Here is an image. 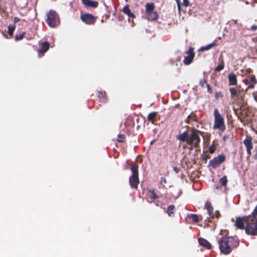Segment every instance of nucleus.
I'll return each instance as SVG.
<instances>
[{
  "label": "nucleus",
  "instance_id": "1",
  "mask_svg": "<svg viewBox=\"0 0 257 257\" xmlns=\"http://www.w3.org/2000/svg\"><path fill=\"white\" fill-rule=\"evenodd\" d=\"M239 243L237 236H222L218 240V244L221 253L227 255L233 249L237 247Z\"/></svg>",
  "mask_w": 257,
  "mask_h": 257
},
{
  "label": "nucleus",
  "instance_id": "2",
  "mask_svg": "<svg viewBox=\"0 0 257 257\" xmlns=\"http://www.w3.org/2000/svg\"><path fill=\"white\" fill-rule=\"evenodd\" d=\"M199 134H202V132L196 129L195 126H193L191 130V133L187 143L191 149L199 147L201 141Z\"/></svg>",
  "mask_w": 257,
  "mask_h": 257
},
{
  "label": "nucleus",
  "instance_id": "3",
  "mask_svg": "<svg viewBox=\"0 0 257 257\" xmlns=\"http://www.w3.org/2000/svg\"><path fill=\"white\" fill-rule=\"evenodd\" d=\"M131 170L132 175L129 178L130 185L133 189H137L138 185L140 183L139 178V165L137 163L131 165Z\"/></svg>",
  "mask_w": 257,
  "mask_h": 257
},
{
  "label": "nucleus",
  "instance_id": "4",
  "mask_svg": "<svg viewBox=\"0 0 257 257\" xmlns=\"http://www.w3.org/2000/svg\"><path fill=\"white\" fill-rule=\"evenodd\" d=\"M214 124L213 126L214 129H217L221 132H223L225 130V125L223 117L220 114L217 109L214 110Z\"/></svg>",
  "mask_w": 257,
  "mask_h": 257
},
{
  "label": "nucleus",
  "instance_id": "5",
  "mask_svg": "<svg viewBox=\"0 0 257 257\" xmlns=\"http://www.w3.org/2000/svg\"><path fill=\"white\" fill-rule=\"evenodd\" d=\"M245 232L249 235L257 236V219L251 217L245 225Z\"/></svg>",
  "mask_w": 257,
  "mask_h": 257
},
{
  "label": "nucleus",
  "instance_id": "6",
  "mask_svg": "<svg viewBox=\"0 0 257 257\" xmlns=\"http://www.w3.org/2000/svg\"><path fill=\"white\" fill-rule=\"evenodd\" d=\"M46 22L48 25L51 28L57 27L60 23L58 14L54 11L50 10L47 14Z\"/></svg>",
  "mask_w": 257,
  "mask_h": 257
},
{
  "label": "nucleus",
  "instance_id": "7",
  "mask_svg": "<svg viewBox=\"0 0 257 257\" xmlns=\"http://www.w3.org/2000/svg\"><path fill=\"white\" fill-rule=\"evenodd\" d=\"M226 160L225 155L222 154L214 157L209 162V165L213 168H216L218 165L223 163Z\"/></svg>",
  "mask_w": 257,
  "mask_h": 257
},
{
  "label": "nucleus",
  "instance_id": "8",
  "mask_svg": "<svg viewBox=\"0 0 257 257\" xmlns=\"http://www.w3.org/2000/svg\"><path fill=\"white\" fill-rule=\"evenodd\" d=\"M96 17L90 14L84 13L80 15L81 20L87 25H93L96 21Z\"/></svg>",
  "mask_w": 257,
  "mask_h": 257
},
{
  "label": "nucleus",
  "instance_id": "9",
  "mask_svg": "<svg viewBox=\"0 0 257 257\" xmlns=\"http://www.w3.org/2000/svg\"><path fill=\"white\" fill-rule=\"evenodd\" d=\"M186 54L187 56L184 57L183 63L185 65L190 64L195 57V54L194 52V48L193 47H189L188 50L186 51Z\"/></svg>",
  "mask_w": 257,
  "mask_h": 257
},
{
  "label": "nucleus",
  "instance_id": "10",
  "mask_svg": "<svg viewBox=\"0 0 257 257\" xmlns=\"http://www.w3.org/2000/svg\"><path fill=\"white\" fill-rule=\"evenodd\" d=\"M249 219L248 216L236 217L235 225L239 229L245 230V226H244V223H246V224L247 221L249 220Z\"/></svg>",
  "mask_w": 257,
  "mask_h": 257
},
{
  "label": "nucleus",
  "instance_id": "11",
  "mask_svg": "<svg viewBox=\"0 0 257 257\" xmlns=\"http://www.w3.org/2000/svg\"><path fill=\"white\" fill-rule=\"evenodd\" d=\"M185 122L187 123L192 124L193 126H194L195 127L198 128L199 127V121L197 118V115L193 112H191V113L188 116Z\"/></svg>",
  "mask_w": 257,
  "mask_h": 257
},
{
  "label": "nucleus",
  "instance_id": "12",
  "mask_svg": "<svg viewBox=\"0 0 257 257\" xmlns=\"http://www.w3.org/2000/svg\"><path fill=\"white\" fill-rule=\"evenodd\" d=\"M252 140V138L251 136H246L243 142V144L246 147L247 154L249 157L251 155V150L253 148Z\"/></svg>",
  "mask_w": 257,
  "mask_h": 257
},
{
  "label": "nucleus",
  "instance_id": "13",
  "mask_svg": "<svg viewBox=\"0 0 257 257\" xmlns=\"http://www.w3.org/2000/svg\"><path fill=\"white\" fill-rule=\"evenodd\" d=\"M243 82L248 86V88H253L257 83V80L254 75H251L245 79Z\"/></svg>",
  "mask_w": 257,
  "mask_h": 257
},
{
  "label": "nucleus",
  "instance_id": "14",
  "mask_svg": "<svg viewBox=\"0 0 257 257\" xmlns=\"http://www.w3.org/2000/svg\"><path fill=\"white\" fill-rule=\"evenodd\" d=\"M199 244L207 249H211L212 248L210 243L206 239L199 237L198 239Z\"/></svg>",
  "mask_w": 257,
  "mask_h": 257
},
{
  "label": "nucleus",
  "instance_id": "15",
  "mask_svg": "<svg viewBox=\"0 0 257 257\" xmlns=\"http://www.w3.org/2000/svg\"><path fill=\"white\" fill-rule=\"evenodd\" d=\"M41 49L38 50L39 55H44V54L48 51L49 48L50 44L48 42H44L41 44Z\"/></svg>",
  "mask_w": 257,
  "mask_h": 257
},
{
  "label": "nucleus",
  "instance_id": "16",
  "mask_svg": "<svg viewBox=\"0 0 257 257\" xmlns=\"http://www.w3.org/2000/svg\"><path fill=\"white\" fill-rule=\"evenodd\" d=\"M189 135L187 132H184L182 134L177 136V139L181 142L188 143Z\"/></svg>",
  "mask_w": 257,
  "mask_h": 257
},
{
  "label": "nucleus",
  "instance_id": "17",
  "mask_svg": "<svg viewBox=\"0 0 257 257\" xmlns=\"http://www.w3.org/2000/svg\"><path fill=\"white\" fill-rule=\"evenodd\" d=\"M82 3L87 7L95 8L97 7L98 3L96 1L90 0H82Z\"/></svg>",
  "mask_w": 257,
  "mask_h": 257
},
{
  "label": "nucleus",
  "instance_id": "18",
  "mask_svg": "<svg viewBox=\"0 0 257 257\" xmlns=\"http://www.w3.org/2000/svg\"><path fill=\"white\" fill-rule=\"evenodd\" d=\"M228 78L229 85H236L237 84V78L234 73H229L228 75Z\"/></svg>",
  "mask_w": 257,
  "mask_h": 257
},
{
  "label": "nucleus",
  "instance_id": "19",
  "mask_svg": "<svg viewBox=\"0 0 257 257\" xmlns=\"http://www.w3.org/2000/svg\"><path fill=\"white\" fill-rule=\"evenodd\" d=\"M97 97L99 98L101 102L105 103L107 102V95L105 91H100L97 93Z\"/></svg>",
  "mask_w": 257,
  "mask_h": 257
},
{
  "label": "nucleus",
  "instance_id": "20",
  "mask_svg": "<svg viewBox=\"0 0 257 257\" xmlns=\"http://www.w3.org/2000/svg\"><path fill=\"white\" fill-rule=\"evenodd\" d=\"M122 11L123 13L126 15L129 18H131L132 19L136 18L135 14L133 13L130 9L128 5H126L123 7Z\"/></svg>",
  "mask_w": 257,
  "mask_h": 257
},
{
  "label": "nucleus",
  "instance_id": "21",
  "mask_svg": "<svg viewBox=\"0 0 257 257\" xmlns=\"http://www.w3.org/2000/svg\"><path fill=\"white\" fill-rule=\"evenodd\" d=\"M205 207L207 210L209 216L214 218L213 208L210 202H206L205 204Z\"/></svg>",
  "mask_w": 257,
  "mask_h": 257
},
{
  "label": "nucleus",
  "instance_id": "22",
  "mask_svg": "<svg viewBox=\"0 0 257 257\" xmlns=\"http://www.w3.org/2000/svg\"><path fill=\"white\" fill-rule=\"evenodd\" d=\"M231 97L233 98L237 96L238 94L240 92V87H231L229 88Z\"/></svg>",
  "mask_w": 257,
  "mask_h": 257
},
{
  "label": "nucleus",
  "instance_id": "23",
  "mask_svg": "<svg viewBox=\"0 0 257 257\" xmlns=\"http://www.w3.org/2000/svg\"><path fill=\"white\" fill-rule=\"evenodd\" d=\"M217 45V41L215 40L212 43H211L205 46L201 47L199 49V51H204L206 50H208L211 49L212 48H213V47L216 46Z\"/></svg>",
  "mask_w": 257,
  "mask_h": 257
},
{
  "label": "nucleus",
  "instance_id": "24",
  "mask_svg": "<svg viewBox=\"0 0 257 257\" xmlns=\"http://www.w3.org/2000/svg\"><path fill=\"white\" fill-rule=\"evenodd\" d=\"M158 115V112L153 111L150 113L148 116V120L149 121L151 122L152 123H154L156 121V118Z\"/></svg>",
  "mask_w": 257,
  "mask_h": 257
},
{
  "label": "nucleus",
  "instance_id": "25",
  "mask_svg": "<svg viewBox=\"0 0 257 257\" xmlns=\"http://www.w3.org/2000/svg\"><path fill=\"white\" fill-rule=\"evenodd\" d=\"M148 191L149 192L148 195L152 201L159 198V196L155 192L154 190L149 189L148 190Z\"/></svg>",
  "mask_w": 257,
  "mask_h": 257
},
{
  "label": "nucleus",
  "instance_id": "26",
  "mask_svg": "<svg viewBox=\"0 0 257 257\" xmlns=\"http://www.w3.org/2000/svg\"><path fill=\"white\" fill-rule=\"evenodd\" d=\"M146 8L147 14H148L150 13L154 12L155 9L154 4L153 3H147L146 5Z\"/></svg>",
  "mask_w": 257,
  "mask_h": 257
},
{
  "label": "nucleus",
  "instance_id": "27",
  "mask_svg": "<svg viewBox=\"0 0 257 257\" xmlns=\"http://www.w3.org/2000/svg\"><path fill=\"white\" fill-rule=\"evenodd\" d=\"M147 15L148 16V19L150 20L155 21L157 20L159 18L158 14L157 12H152Z\"/></svg>",
  "mask_w": 257,
  "mask_h": 257
},
{
  "label": "nucleus",
  "instance_id": "28",
  "mask_svg": "<svg viewBox=\"0 0 257 257\" xmlns=\"http://www.w3.org/2000/svg\"><path fill=\"white\" fill-rule=\"evenodd\" d=\"M228 180L227 176L226 175L223 176L222 178L219 179V183L222 186L226 187L227 186Z\"/></svg>",
  "mask_w": 257,
  "mask_h": 257
},
{
  "label": "nucleus",
  "instance_id": "29",
  "mask_svg": "<svg viewBox=\"0 0 257 257\" xmlns=\"http://www.w3.org/2000/svg\"><path fill=\"white\" fill-rule=\"evenodd\" d=\"M175 207L173 205H170L167 208V214L169 216H171L172 214L174 213Z\"/></svg>",
  "mask_w": 257,
  "mask_h": 257
},
{
  "label": "nucleus",
  "instance_id": "30",
  "mask_svg": "<svg viewBox=\"0 0 257 257\" xmlns=\"http://www.w3.org/2000/svg\"><path fill=\"white\" fill-rule=\"evenodd\" d=\"M224 68V63L223 62V60L222 59L220 61V63L219 65H218L215 69V70L216 71H220L222 70H223Z\"/></svg>",
  "mask_w": 257,
  "mask_h": 257
},
{
  "label": "nucleus",
  "instance_id": "31",
  "mask_svg": "<svg viewBox=\"0 0 257 257\" xmlns=\"http://www.w3.org/2000/svg\"><path fill=\"white\" fill-rule=\"evenodd\" d=\"M15 25H10L8 26V33L10 36H12L13 35V32L15 29Z\"/></svg>",
  "mask_w": 257,
  "mask_h": 257
},
{
  "label": "nucleus",
  "instance_id": "32",
  "mask_svg": "<svg viewBox=\"0 0 257 257\" xmlns=\"http://www.w3.org/2000/svg\"><path fill=\"white\" fill-rule=\"evenodd\" d=\"M189 217L194 222L197 223L199 222L198 216L197 214H191Z\"/></svg>",
  "mask_w": 257,
  "mask_h": 257
},
{
  "label": "nucleus",
  "instance_id": "33",
  "mask_svg": "<svg viewBox=\"0 0 257 257\" xmlns=\"http://www.w3.org/2000/svg\"><path fill=\"white\" fill-rule=\"evenodd\" d=\"M125 137L124 135L119 134L117 136V141L118 142H124L125 141Z\"/></svg>",
  "mask_w": 257,
  "mask_h": 257
},
{
  "label": "nucleus",
  "instance_id": "34",
  "mask_svg": "<svg viewBox=\"0 0 257 257\" xmlns=\"http://www.w3.org/2000/svg\"><path fill=\"white\" fill-rule=\"evenodd\" d=\"M206 84H208L207 83V81L205 78L202 79L199 81V85L202 88H204L205 85L206 86Z\"/></svg>",
  "mask_w": 257,
  "mask_h": 257
},
{
  "label": "nucleus",
  "instance_id": "35",
  "mask_svg": "<svg viewBox=\"0 0 257 257\" xmlns=\"http://www.w3.org/2000/svg\"><path fill=\"white\" fill-rule=\"evenodd\" d=\"M216 146L213 144L211 145L209 147V151L210 153H211V154L214 153L215 152V151H216Z\"/></svg>",
  "mask_w": 257,
  "mask_h": 257
},
{
  "label": "nucleus",
  "instance_id": "36",
  "mask_svg": "<svg viewBox=\"0 0 257 257\" xmlns=\"http://www.w3.org/2000/svg\"><path fill=\"white\" fill-rule=\"evenodd\" d=\"M25 34V33H23L22 34H20L19 35H17L15 36V39L16 40H22Z\"/></svg>",
  "mask_w": 257,
  "mask_h": 257
},
{
  "label": "nucleus",
  "instance_id": "37",
  "mask_svg": "<svg viewBox=\"0 0 257 257\" xmlns=\"http://www.w3.org/2000/svg\"><path fill=\"white\" fill-rule=\"evenodd\" d=\"M222 97H223V94L221 92H217L215 93V99H217L219 97L222 98Z\"/></svg>",
  "mask_w": 257,
  "mask_h": 257
},
{
  "label": "nucleus",
  "instance_id": "38",
  "mask_svg": "<svg viewBox=\"0 0 257 257\" xmlns=\"http://www.w3.org/2000/svg\"><path fill=\"white\" fill-rule=\"evenodd\" d=\"M256 215H257V205L255 207L251 214L252 217H254V216L256 217Z\"/></svg>",
  "mask_w": 257,
  "mask_h": 257
},
{
  "label": "nucleus",
  "instance_id": "39",
  "mask_svg": "<svg viewBox=\"0 0 257 257\" xmlns=\"http://www.w3.org/2000/svg\"><path fill=\"white\" fill-rule=\"evenodd\" d=\"M206 87L207 88L208 92L210 94L212 93V92H213L212 91V89L211 86H210V85L208 84H206Z\"/></svg>",
  "mask_w": 257,
  "mask_h": 257
},
{
  "label": "nucleus",
  "instance_id": "40",
  "mask_svg": "<svg viewBox=\"0 0 257 257\" xmlns=\"http://www.w3.org/2000/svg\"><path fill=\"white\" fill-rule=\"evenodd\" d=\"M220 216V214L219 211H216L214 213V217H216L217 218H218Z\"/></svg>",
  "mask_w": 257,
  "mask_h": 257
},
{
  "label": "nucleus",
  "instance_id": "41",
  "mask_svg": "<svg viewBox=\"0 0 257 257\" xmlns=\"http://www.w3.org/2000/svg\"><path fill=\"white\" fill-rule=\"evenodd\" d=\"M176 2H177V7H178V11L179 12H180L181 11V3H180V1L179 0H176Z\"/></svg>",
  "mask_w": 257,
  "mask_h": 257
},
{
  "label": "nucleus",
  "instance_id": "42",
  "mask_svg": "<svg viewBox=\"0 0 257 257\" xmlns=\"http://www.w3.org/2000/svg\"><path fill=\"white\" fill-rule=\"evenodd\" d=\"M183 5L187 7L189 5V1L188 0H183Z\"/></svg>",
  "mask_w": 257,
  "mask_h": 257
},
{
  "label": "nucleus",
  "instance_id": "43",
  "mask_svg": "<svg viewBox=\"0 0 257 257\" xmlns=\"http://www.w3.org/2000/svg\"><path fill=\"white\" fill-rule=\"evenodd\" d=\"M20 19L18 17H14V23H17L20 22Z\"/></svg>",
  "mask_w": 257,
  "mask_h": 257
},
{
  "label": "nucleus",
  "instance_id": "44",
  "mask_svg": "<svg viewBox=\"0 0 257 257\" xmlns=\"http://www.w3.org/2000/svg\"><path fill=\"white\" fill-rule=\"evenodd\" d=\"M161 183H166L167 180H166V178H164V177H162L161 178Z\"/></svg>",
  "mask_w": 257,
  "mask_h": 257
},
{
  "label": "nucleus",
  "instance_id": "45",
  "mask_svg": "<svg viewBox=\"0 0 257 257\" xmlns=\"http://www.w3.org/2000/svg\"><path fill=\"white\" fill-rule=\"evenodd\" d=\"M173 170L177 173H178L179 171H180V169L179 168H178V167H174L173 168Z\"/></svg>",
  "mask_w": 257,
  "mask_h": 257
},
{
  "label": "nucleus",
  "instance_id": "46",
  "mask_svg": "<svg viewBox=\"0 0 257 257\" xmlns=\"http://www.w3.org/2000/svg\"><path fill=\"white\" fill-rule=\"evenodd\" d=\"M251 30L252 31H255L257 30V26L256 25H252L251 27Z\"/></svg>",
  "mask_w": 257,
  "mask_h": 257
},
{
  "label": "nucleus",
  "instance_id": "47",
  "mask_svg": "<svg viewBox=\"0 0 257 257\" xmlns=\"http://www.w3.org/2000/svg\"><path fill=\"white\" fill-rule=\"evenodd\" d=\"M255 100L257 102V94L254 96Z\"/></svg>",
  "mask_w": 257,
  "mask_h": 257
},
{
  "label": "nucleus",
  "instance_id": "48",
  "mask_svg": "<svg viewBox=\"0 0 257 257\" xmlns=\"http://www.w3.org/2000/svg\"><path fill=\"white\" fill-rule=\"evenodd\" d=\"M239 119H240V121H241V122L242 121V120H241V118H239Z\"/></svg>",
  "mask_w": 257,
  "mask_h": 257
},
{
  "label": "nucleus",
  "instance_id": "49",
  "mask_svg": "<svg viewBox=\"0 0 257 257\" xmlns=\"http://www.w3.org/2000/svg\"><path fill=\"white\" fill-rule=\"evenodd\" d=\"M249 70L248 71V72H250V71H251V69H249Z\"/></svg>",
  "mask_w": 257,
  "mask_h": 257
},
{
  "label": "nucleus",
  "instance_id": "50",
  "mask_svg": "<svg viewBox=\"0 0 257 257\" xmlns=\"http://www.w3.org/2000/svg\"><path fill=\"white\" fill-rule=\"evenodd\" d=\"M125 1L126 2H128V0H125Z\"/></svg>",
  "mask_w": 257,
  "mask_h": 257
}]
</instances>
